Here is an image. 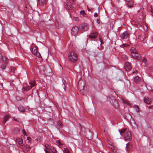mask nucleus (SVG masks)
<instances>
[{
	"instance_id": "1",
	"label": "nucleus",
	"mask_w": 153,
	"mask_h": 153,
	"mask_svg": "<svg viewBox=\"0 0 153 153\" xmlns=\"http://www.w3.org/2000/svg\"><path fill=\"white\" fill-rule=\"evenodd\" d=\"M69 60L73 63L75 62L76 60V54L74 51H71L68 55Z\"/></svg>"
},
{
	"instance_id": "2",
	"label": "nucleus",
	"mask_w": 153,
	"mask_h": 153,
	"mask_svg": "<svg viewBox=\"0 0 153 153\" xmlns=\"http://www.w3.org/2000/svg\"><path fill=\"white\" fill-rule=\"evenodd\" d=\"M35 82H36L35 80H32L29 83L30 85L26 87H24V90L26 91L30 89L35 85Z\"/></svg>"
},
{
	"instance_id": "3",
	"label": "nucleus",
	"mask_w": 153,
	"mask_h": 153,
	"mask_svg": "<svg viewBox=\"0 0 153 153\" xmlns=\"http://www.w3.org/2000/svg\"><path fill=\"white\" fill-rule=\"evenodd\" d=\"M131 138V132L129 131L126 132L124 135V140L125 141H130Z\"/></svg>"
},
{
	"instance_id": "4",
	"label": "nucleus",
	"mask_w": 153,
	"mask_h": 153,
	"mask_svg": "<svg viewBox=\"0 0 153 153\" xmlns=\"http://www.w3.org/2000/svg\"><path fill=\"white\" fill-rule=\"evenodd\" d=\"M74 3L68 2L66 4L67 8L69 10H72L74 7Z\"/></svg>"
},
{
	"instance_id": "5",
	"label": "nucleus",
	"mask_w": 153,
	"mask_h": 153,
	"mask_svg": "<svg viewBox=\"0 0 153 153\" xmlns=\"http://www.w3.org/2000/svg\"><path fill=\"white\" fill-rule=\"evenodd\" d=\"M79 29L82 30H86L88 29V26L86 24H84L80 26Z\"/></svg>"
},
{
	"instance_id": "6",
	"label": "nucleus",
	"mask_w": 153,
	"mask_h": 153,
	"mask_svg": "<svg viewBox=\"0 0 153 153\" xmlns=\"http://www.w3.org/2000/svg\"><path fill=\"white\" fill-rule=\"evenodd\" d=\"M128 36V33L127 31H125L122 34L121 38L123 39H126Z\"/></svg>"
},
{
	"instance_id": "7",
	"label": "nucleus",
	"mask_w": 153,
	"mask_h": 153,
	"mask_svg": "<svg viewBox=\"0 0 153 153\" xmlns=\"http://www.w3.org/2000/svg\"><path fill=\"white\" fill-rule=\"evenodd\" d=\"M125 1L128 3L127 4L128 6L131 7L133 5V0H125Z\"/></svg>"
},
{
	"instance_id": "8",
	"label": "nucleus",
	"mask_w": 153,
	"mask_h": 153,
	"mask_svg": "<svg viewBox=\"0 0 153 153\" xmlns=\"http://www.w3.org/2000/svg\"><path fill=\"white\" fill-rule=\"evenodd\" d=\"M132 56L136 59H140L141 58V55L137 52L134 54H133Z\"/></svg>"
},
{
	"instance_id": "9",
	"label": "nucleus",
	"mask_w": 153,
	"mask_h": 153,
	"mask_svg": "<svg viewBox=\"0 0 153 153\" xmlns=\"http://www.w3.org/2000/svg\"><path fill=\"white\" fill-rule=\"evenodd\" d=\"M125 68L126 71L129 70L131 68V66L129 62H127L125 63Z\"/></svg>"
},
{
	"instance_id": "10",
	"label": "nucleus",
	"mask_w": 153,
	"mask_h": 153,
	"mask_svg": "<svg viewBox=\"0 0 153 153\" xmlns=\"http://www.w3.org/2000/svg\"><path fill=\"white\" fill-rule=\"evenodd\" d=\"M37 51V48L36 46H35L33 47L31 50L32 53L34 55H36L38 53Z\"/></svg>"
},
{
	"instance_id": "11",
	"label": "nucleus",
	"mask_w": 153,
	"mask_h": 153,
	"mask_svg": "<svg viewBox=\"0 0 153 153\" xmlns=\"http://www.w3.org/2000/svg\"><path fill=\"white\" fill-rule=\"evenodd\" d=\"M46 2V0H39V5L43 6L45 5Z\"/></svg>"
},
{
	"instance_id": "12",
	"label": "nucleus",
	"mask_w": 153,
	"mask_h": 153,
	"mask_svg": "<svg viewBox=\"0 0 153 153\" xmlns=\"http://www.w3.org/2000/svg\"><path fill=\"white\" fill-rule=\"evenodd\" d=\"M98 34L97 32H95L92 33L89 36L90 38H95L97 35Z\"/></svg>"
},
{
	"instance_id": "13",
	"label": "nucleus",
	"mask_w": 153,
	"mask_h": 153,
	"mask_svg": "<svg viewBox=\"0 0 153 153\" xmlns=\"http://www.w3.org/2000/svg\"><path fill=\"white\" fill-rule=\"evenodd\" d=\"M2 59L3 62L6 64H7L8 62V59L5 56H4L2 57Z\"/></svg>"
},
{
	"instance_id": "14",
	"label": "nucleus",
	"mask_w": 153,
	"mask_h": 153,
	"mask_svg": "<svg viewBox=\"0 0 153 153\" xmlns=\"http://www.w3.org/2000/svg\"><path fill=\"white\" fill-rule=\"evenodd\" d=\"M37 56L38 58L37 60L39 62H41L42 60V58L41 57V55L39 53H37L36 55H35Z\"/></svg>"
},
{
	"instance_id": "15",
	"label": "nucleus",
	"mask_w": 153,
	"mask_h": 153,
	"mask_svg": "<svg viewBox=\"0 0 153 153\" xmlns=\"http://www.w3.org/2000/svg\"><path fill=\"white\" fill-rule=\"evenodd\" d=\"M130 51L131 53L132 56L133 54H134L137 52V51L134 48H132L130 49Z\"/></svg>"
},
{
	"instance_id": "16",
	"label": "nucleus",
	"mask_w": 153,
	"mask_h": 153,
	"mask_svg": "<svg viewBox=\"0 0 153 153\" xmlns=\"http://www.w3.org/2000/svg\"><path fill=\"white\" fill-rule=\"evenodd\" d=\"M149 45L151 47H153V36H152L150 39Z\"/></svg>"
},
{
	"instance_id": "17",
	"label": "nucleus",
	"mask_w": 153,
	"mask_h": 153,
	"mask_svg": "<svg viewBox=\"0 0 153 153\" xmlns=\"http://www.w3.org/2000/svg\"><path fill=\"white\" fill-rule=\"evenodd\" d=\"M9 118V117L8 115H6L4 117L3 122V123L4 124L6 123V121Z\"/></svg>"
},
{
	"instance_id": "18",
	"label": "nucleus",
	"mask_w": 153,
	"mask_h": 153,
	"mask_svg": "<svg viewBox=\"0 0 153 153\" xmlns=\"http://www.w3.org/2000/svg\"><path fill=\"white\" fill-rule=\"evenodd\" d=\"M113 106L115 108L118 107V104L117 101H114L113 103Z\"/></svg>"
},
{
	"instance_id": "19",
	"label": "nucleus",
	"mask_w": 153,
	"mask_h": 153,
	"mask_svg": "<svg viewBox=\"0 0 153 153\" xmlns=\"http://www.w3.org/2000/svg\"><path fill=\"white\" fill-rule=\"evenodd\" d=\"M17 142L18 144L21 145L22 146L23 144V141L22 139V138H19L17 140Z\"/></svg>"
},
{
	"instance_id": "20",
	"label": "nucleus",
	"mask_w": 153,
	"mask_h": 153,
	"mask_svg": "<svg viewBox=\"0 0 153 153\" xmlns=\"http://www.w3.org/2000/svg\"><path fill=\"white\" fill-rule=\"evenodd\" d=\"M144 101L147 104H149L151 102L150 99L148 98H145L144 99Z\"/></svg>"
},
{
	"instance_id": "21",
	"label": "nucleus",
	"mask_w": 153,
	"mask_h": 153,
	"mask_svg": "<svg viewBox=\"0 0 153 153\" xmlns=\"http://www.w3.org/2000/svg\"><path fill=\"white\" fill-rule=\"evenodd\" d=\"M126 128H123L121 130L119 129L118 131L120 133V134L122 135V134L125 133L126 131Z\"/></svg>"
},
{
	"instance_id": "22",
	"label": "nucleus",
	"mask_w": 153,
	"mask_h": 153,
	"mask_svg": "<svg viewBox=\"0 0 153 153\" xmlns=\"http://www.w3.org/2000/svg\"><path fill=\"white\" fill-rule=\"evenodd\" d=\"M135 82L136 83H138L139 82L140 80V77L138 76H136L134 78Z\"/></svg>"
},
{
	"instance_id": "23",
	"label": "nucleus",
	"mask_w": 153,
	"mask_h": 153,
	"mask_svg": "<svg viewBox=\"0 0 153 153\" xmlns=\"http://www.w3.org/2000/svg\"><path fill=\"white\" fill-rule=\"evenodd\" d=\"M18 109L20 111L23 112L25 111V109L23 106H20L18 108Z\"/></svg>"
},
{
	"instance_id": "24",
	"label": "nucleus",
	"mask_w": 153,
	"mask_h": 153,
	"mask_svg": "<svg viewBox=\"0 0 153 153\" xmlns=\"http://www.w3.org/2000/svg\"><path fill=\"white\" fill-rule=\"evenodd\" d=\"M76 30V29H75V27H73L72 28L71 31V34H72L73 35H75L76 34H75V32H76L75 30Z\"/></svg>"
},
{
	"instance_id": "25",
	"label": "nucleus",
	"mask_w": 153,
	"mask_h": 153,
	"mask_svg": "<svg viewBox=\"0 0 153 153\" xmlns=\"http://www.w3.org/2000/svg\"><path fill=\"white\" fill-rule=\"evenodd\" d=\"M134 108L137 112H139V107L137 105H134Z\"/></svg>"
},
{
	"instance_id": "26",
	"label": "nucleus",
	"mask_w": 153,
	"mask_h": 153,
	"mask_svg": "<svg viewBox=\"0 0 153 153\" xmlns=\"http://www.w3.org/2000/svg\"><path fill=\"white\" fill-rule=\"evenodd\" d=\"M62 151L64 153H70V152L66 148H64Z\"/></svg>"
},
{
	"instance_id": "27",
	"label": "nucleus",
	"mask_w": 153,
	"mask_h": 153,
	"mask_svg": "<svg viewBox=\"0 0 153 153\" xmlns=\"http://www.w3.org/2000/svg\"><path fill=\"white\" fill-rule=\"evenodd\" d=\"M82 127L81 125L79 123L78 125H77V130L79 131H81Z\"/></svg>"
},
{
	"instance_id": "28",
	"label": "nucleus",
	"mask_w": 153,
	"mask_h": 153,
	"mask_svg": "<svg viewBox=\"0 0 153 153\" xmlns=\"http://www.w3.org/2000/svg\"><path fill=\"white\" fill-rule=\"evenodd\" d=\"M10 72L13 73L15 72V68L14 67H10L9 68Z\"/></svg>"
},
{
	"instance_id": "29",
	"label": "nucleus",
	"mask_w": 153,
	"mask_h": 153,
	"mask_svg": "<svg viewBox=\"0 0 153 153\" xmlns=\"http://www.w3.org/2000/svg\"><path fill=\"white\" fill-rule=\"evenodd\" d=\"M123 102L124 103L126 104L127 105L129 106H131V103L128 101L124 100H123Z\"/></svg>"
},
{
	"instance_id": "30",
	"label": "nucleus",
	"mask_w": 153,
	"mask_h": 153,
	"mask_svg": "<svg viewBox=\"0 0 153 153\" xmlns=\"http://www.w3.org/2000/svg\"><path fill=\"white\" fill-rule=\"evenodd\" d=\"M56 142L57 144H58L60 147L62 146V144L59 140H56Z\"/></svg>"
},
{
	"instance_id": "31",
	"label": "nucleus",
	"mask_w": 153,
	"mask_h": 153,
	"mask_svg": "<svg viewBox=\"0 0 153 153\" xmlns=\"http://www.w3.org/2000/svg\"><path fill=\"white\" fill-rule=\"evenodd\" d=\"M62 83L63 85H64V86L63 87V88L65 90L66 88V85L65 84H66V81L64 80L63 79H62Z\"/></svg>"
},
{
	"instance_id": "32",
	"label": "nucleus",
	"mask_w": 153,
	"mask_h": 153,
	"mask_svg": "<svg viewBox=\"0 0 153 153\" xmlns=\"http://www.w3.org/2000/svg\"><path fill=\"white\" fill-rule=\"evenodd\" d=\"M126 148H127V151L131 149L130 146L128 143L126 144Z\"/></svg>"
},
{
	"instance_id": "33",
	"label": "nucleus",
	"mask_w": 153,
	"mask_h": 153,
	"mask_svg": "<svg viewBox=\"0 0 153 153\" xmlns=\"http://www.w3.org/2000/svg\"><path fill=\"white\" fill-rule=\"evenodd\" d=\"M6 66L7 64H2L1 65L0 67L2 69L4 70L5 69Z\"/></svg>"
},
{
	"instance_id": "34",
	"label": "nucleus",
	"mask_w": 153,
	"mask_h": 153,
	"mask_svg": "<svg viewBox=\"0 0 153 153\" xmlns=\"http://www.w3.org/2000/svg\"><path fill=\"white\" fill-rule=\"evenodd\" d=\"M80 14L81 15L83 16L86 17V14L84 11H81L80 12Z\"/></svg>"
},
{
	"instance_id": "35",
	"label": "nucleus",
	"mask_w": 153,
	"mask_h": 153,
	"mask_svg": "<svg viewBox=\"0 0 153 153\" xmlns=\"http://www.w3.org/2000/svg\"><path fill=\"white\" fill-rule=\"evenodd\" d=\"M126 118L128 119H131L132 118V117L131 115L128 114H127L126 115Z\"/></svg>"
},
{
	"instance_id": "36",
	"label": "nucleus",
	"mask_w": 153,
	"mask_h": 153,
	"mask_svg": "<svg viewBox=\"0 0 153 153\" xmlns=\"http://www.w3.org/2000/svg\"><path fill=\"white\" fill-rule=\"evenodd\" d=\"M45 146L47 149L49 150H51V147L48 144H46L45 145Z\"/></svg>"
},
{
	"instance_id": "37",
	"label": "nucleus",
	"mask_w": 153,
	"mask_h": 153,
	"mask_svg": "<svg viewBox=\"0 0 153 153\" xmlns=\"http://www.w3.org/2000/svg\"><path fill=\"white\" fill-rule=\"evenodd\" d=\"M51 150L52 152L53 153H55L57 152L56 149L54 147H53L52 148H51Z\"/></svg>"
},
{
	"instance_id": "38",
	"label": "nucleus",
	"mask_w": 153,
	"mask_h": 153,
	"mask_svg": "<svg viewBox=\"0 0 153 153\" xmlns=\"http://www.w3.org/2000/svg\"><path fill=\"white\" fill-rule=\"evenodd\" d=\"M57 124L58 126H59V127H61L62 126V124L61 123V122L60 121H58L57 122Z\"/></svg>"
},
{
	"instance_id": "39",
	"label": "nucleus",
	"mask_w": 153,
	"mask_h": 153,
	"mask_svg": "<svg viewBox=\"0 0 153 153\" xmlns=\"http://www.w3.org/2000/svg\"><path fill=\"white\" fill-rule=\"evenodd\" d=\"M144 64H146L147 62V59L146 58H144L142 60Z\"/></svg>"
},
{
	"instance_id": "40",
	"label": "nucleus",
	"mask_w": 153,
	"mask_h": 153,
	"mask_svg": "<svg viewBox=\"0 0 153 153\" xmlns=\"http://www.w3.org/2000/svg\"><path fill=\"white\" fill-rule=\"evenodd\" d=\"M22 132L24 135H27V134L26 132V131L24 129H23L22 130Z\"/></svg>"
},
{
	"instance_id": "41",
	"label": "nucleus",
	"mask_w": 153,
	"mask_h": 153,
	"mask_svg": "<svg viewBox=\"0 0 153 153\" xmlns=\"http://www.w3.org/2000/svg\"><path fill=\"white\" fill-rule=\"evenodd\" d=\"M98 16V14L97 13H94V17H97Z\"/></svg>"
},
{
	"instance_id": "42",
	"label": "nucleus",
	"mask_w": 153,
	"mask_h": 153,
	"mask_svg": "<svg viewBox=\"0 0 153 153\" xmlns=\"http://www.w3.org/2000/svg\"><path fill=\"white\" fill-rule=\"evenodd\" d=\"M111 146V148L112 149V150L113 149L114 150L113 151V152H116V150H114V147L113 146Z\"/></svg>"
},
{
	"instance_id": "43",
	"label": "nucleus",
	"mask_w": 153,
	"mask_h": 153,
	"mask_svg": "<svg viewBox=\"0 0 153 153\" xmlns=\"http://www.w3.org/2000/svg\"><path fill=\"white\" fill-rule=\"evenodd\" d=\"M13 120H15L16 122H19V121L17 119L15 118L14 117L13 118Z\"/></svg>"
},
{
	"instance_id": "44",
	"label": "nucleus",
	"mask_w": 153,
	"mask_h": 153,
	"mask_svg": "<svg viewBox=\"0 0 153 153\" xmlns=\"http://www.w3.org/2000/svg\"><path fill=\"white\" fill-rule=\"evenodd\" d=\"M100 45H101L102 43H103V42L102 40L101 39H100Z\"/></svg>"
},
{
	"instance_id": "45",
	"label": "nucleus",
	"mask_w": 153,
	"mask_h": 153,
	"mask_svg": "<svg viewBox=\"0 0 153 153\" xmlns=\"http://www.w3.org/2000/svg\"><path fill=\"white\" fill-rule=\"evenodd\" d=\"M27 140H28L29 142H30V137H27Z\"/></svg>"
},
{
	"instance_id": "46",
	"label": "nucleus",
	"mask_w": 153,
	"mask_h": 153,
	"mask_svg": "<svg viewBox=\"0 0 153 153\" xmlns=\"http://www.w3.org/2000/svg\"><path fill=\"white\" fill-rule=\"evenodd\" d=\"M44 151H45L46 153H50L48 151H47L45 149H44Z\"/></svg>"
},
{
	"instance_id": "47",
	"label": "nucleus",
	"mask_w": 153,
	"mask_h": 153,
	"mask_svg": "<svg viewBox=\"0 0 153 153\" xmlns=\"http://www.w3.org/2000/svg\"><path fill=\"white\" fill-rule=\"evenodd\" d=\"M97 22L98 24L100 23V20L99 19H97Z\"/></svg>"
},
{
	"instance_id": "48",
	"label": "nucleus",
	"mask_w": 153,
	"mask_h": 153,
	"mask_svg": "<svg viewBox=\"0 0 153 153\" xmlns=\"http://www.w3.org/2000/svg\"><path fill=\"white\" fill-rule=\"evenodd\" d=\"M127 58V57H126V56H125V57L123 59L125 60V59H126Z\"/></svg>"
},
{
	"instance_id": "49",
	"label": "nucleus",
	"mask_w": 153,
	"mask_h": 153,
	"mask_svg": "<svg viewBox=\"0 0 153 153\" xmlns=\"http://www.w3.org/2000/svg\"><path fill=\"white\" fill-rule=\"evenodd\" d=\"M151 12L153 14V10L152 9H151Z\"/></svg>"
},
{
	"instance_id": "50",
	"label": "nucleus",
	"mask_w": 153,
	"mask_h": 153,
	"mask_svg": "<svg viewBox=\"0 0 153 153\" xmlns=\"http://www.w3.org/2000/svg\"><path fill=\"white\" fill-rule=\"evenodd\" d=\"M88 11H90L91 10H90L88 8Z\"/></svg>"
},
{
	"instance_id": "51",
	"label": "nucleus",
	"mask_w": 153,
	"mask_h": 153,
	"mask_svg": "<svg viewBox=\"0 0 153 153\" xmlns=\"http://www.w3.org/2000/svg\"><path fill=\"white\" fill-rule=\"evenodd\" d=\"M72 1H73V2H74V0H72Z\"/></svg>"
},
{
	"instance_id": "52",
	"label": "nucleus",
	"mask_w": 153,
	"mask_h": 153,
	"mask_svg": "<svg viewBox=\"0 0 153 153\" xmlns=\"http://www.w3.org/2000/svg\"><path fill=\"white\" fill-rule=\"evenodd\" d=\"M61 67L62 68V69H63V68L62 67Z\"/></svg>"
},
{
	"instance_id": "53",
	"label": "nucleus",
	"mask_w": 153,
	"mask_h": 153,
	"mask_svg": "<svg viewBox=\"0 0 153 153\" xmlns=\"http://www.w3.org/2000/svg\"><path fill=\"white\" fill-rule=\"evenodd\" d=\"M77 29H78V28H77ZM79 28H78V30H79Z\"/></svg>"
}]
</instances>
